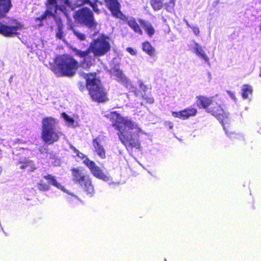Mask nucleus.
<instances>
[{"instance_id": "nucleus-1", "label": "nucleus", "mask_w": 261, "mask_h": 261, "mask_svg": "<svg viewBox=\"0 0 261 261\" xmlns=\"http://www.w3.org/2000/svg\"><path fill=\"white\" fill-rule=\"evenodd\" d=\"M112 120L115 122L113 126L118 131L117 135L121 143L125 146L140 149L138 137L140 134H145L143 130L135 122L126 117H123L116 112L111 114Z\"/></svg>"}, {"instance_id": "nucleus-2", "label": "nucleus", "mask_w": 261, "mask_h": 261, "mask_svg": "<svg viewBox=\"0 0 261 261\" xmlns=\"http://www.w3.org/2000/svg\"><path fill=\"white\" fill-rule=\"evenodd\" d=\"M101 5L97 0H77L76 3L71 4L69 0H48L46 14L41 17V20L44 19L46 15H50L56 17L62 13L67 19L69 18L70 13L77 7L83 5L91 6L94 12L99 13L100 10L97 8V4Z\"/></svg>"}, {"instance_id": "nucleus-3", "label": "nucleus", "mask_w": 261, "mask_h": 261, "mask_svg": "<svg viewBox=\"0 0 261 261\" xmlns=\"http://www.w3.org/2000/svg\"><path fill=\"white\" fill-rule=\"evenodd\" d=\"M111 48L109 41L105 38L101 37L92 41L89 48L82 51L77 48L72 49L74 54L84 59L81 63L82 67L84 69L90 67L94 61V58L89 55L90 53H93L94 56H101L105 55Z\"/></svg>"}, {"instance_id": "nucleus-4", "label": "nucleus", "mask_w": 261, "mask_h": 261, "mask_svg": "<svg viewBox=\"0 0 261 261\" xmlns=\"http://www.w3.org/2000/svg\"><path fill=\"white\" fill-rule=\"evenodd\" d=\"M77 68V62L71 57L63 55L56 57L51 70L58 76H73Z\"/></svg>"}, {"instance_id": "nucleus-5", "label": "nucleus", "mask_w": 261, "mask_h": 261, "mask_svg": "<svg viewBox=\"0 0 261 261\" xmlns=\"http://www.w3.org/2000/svg\"><path fill=\"white\" fill-rule=\"evenodd\" d=\"M41 139L47 144H53L57 142L63 135L57 129L58 120L52 117H46L42 120Z\"/></svg>"}, {"instance_id": "nucleus-6", "label": "nucleus", "mask_w": 261, "mask_h": 261, "mask_svg": "<svg viewBox=\"0 0 261 261\" xmlns=\"http://www.w3.org/2000/svg\"><path fill=\"white\" fill-rule=\"evenodd\" d=\"M83 76L87 79V88L92 99L99 102L105 101L107 99L106 93L95 74L83 73Z\"/></svg>"}, {"instance_id": "nucleus-7", "label": "nucleus", "mask_w": 261, "mask_h": 261, "mask_svg": "<svg viewBox=\"0 0 261 261\" xmlns=\"http://www.w3.org/2000/svg\"><path fill=\"white\" fill-rule=\"evenodd\" d=\"M73 180L78 183L88 194L92 196L94 193V187L90 178L78 169H72Z\"/></svg>"}, {"instance_id": "nucleus-8", "label": "nucleus", "mask_w": 261, "mask_h": 261, "mask_svg": "<svg viewBox=\"0 0 261 261\" xmlns=\"http://www.w3.org/2000/svg\"><path fill=\"white\" fill-rule=\"evenodd\" d=\"M75 19L80 23L86 25L91 30H96L97 22L94 20L92 12L87 8H84L78 10L75 15Z\"/></svg>"}, {"instance_id": "nucleus-9", "label": "nucleus", "mask_w": 261, "mask_h": 261, "mask_svg": "<svg viewBox=\"0 0 261 261\" xmlns=\"http://www.w3.org/2000/svg\"><path fill=\"white\" fill-rule=\"evenodd\" d=\"M23 25L16 20H12L9 25H0V34L5 36H12L17 34V31L22 30Z\"/></svg>"}, {"instance_id": "nucleus-10", "label": "nucleus", "mask_w": 261, "mask_h": 261, "mask_svg": "<svg viewBox=\"0 0 261 261\" xmlns=\"http://www.w3.org/2000/svg\"><path fill=\"white\" fill-rule=\"evenodd\" d=\"M84 163L89 168L94 176L105 181L110 180V177L105 175L94 162L90 160L88 158H86L85 160H84Z\"/></svg>"}, {"instance_id": "nucleus-11", "label": "nucleus", "mask_w": 261, "mask_h": 261, "mask_svg": "<svg viewBox=\"0 0 261 261\" xmlns=\"http://www.w3.org/2000/svg\"><path fill=\"white\" fill-rule=\"evenodd\" d=\"M196 113L197 110L194 108L186 109L179 112H172V115L174 117L182 120H186L191 116H194Z\"/></svg>"}, {"instance_id": "nucleus-12", "label": "nucleus", "mask_w": 261, "mask_h": 261, "mask_svg": "<svg viewBox=\"0 0 261 261\" xmlns=\"http://www.w3.org/2000/svg\"><path fill=\"white\" fill-rule=\"evenodd\" d=\"M108 8L110 10L112 14L118 18L122 15L120 11V5L117 0H104Z\"/></svg>"}, {"instance_id": "nucleus-13", "label": "nucleus", "mask_w": 261, "mask_h": 261, "mask_svg": "<svg viewBox=\"0 0 261 261\" xmlns=\"http://www.w3.org/2000/svg\"><path fill=\"white\" fill-rule=\"evenodd\" d=\"M212 115L215 116L219 120L220 122L222 124L224 130H226L225 124L229 122L227 118V114H226L223 111V110L219 106L217 110L214 109L211 111ZM227 134L226 130H225Z\"/></svg>"}, {"instance_id": "nucleus-14", "label": "nucleus", "mask_w": 261, "mask_h": 261, "mask_svg": "<svg viewBox=\"0 0 261 261\" xmlns=\"http://www.w3.org/2000/svg\"><path fill=\"white\" fill-rule=\"evenodd\" d=\"M93 146L94 151L101 159L106 158V151L101 143L100 140L99 138L95 139L93 141Z\"/></svg>"}, {"instance_id": "nucleus-15", "label": "nucleus", "mask_w": 261, "mask_h": 261, "mask_svg": "<svg viewBox=\"0 0 261 261\" xmlns=\"http://www.w3.org/2000/svg\"><path fill=\"white\" fill-rule=\"evenodd\" d=\"M193 53L197 56L203 59L205 62L209 63L210 60L202 47L197 42H194L193 47Z\"/></svg>"}, {"instance_id": "nucleus-16", "label": "nucleus", "mask_w": 261, "mask_h": 261, "mask_svg": "<svg viewBox=\"0 0 261 261\" xmlns=\"http://www.w3.org/2000/svg\"><path fill=\"white\" fill-rule=\"evenodd\" d=\"M139 22L147 35L149 37H152L155 34V31L151 23L149 21H145L141 19H139Z\"/></svg>"}, {"instance_id": "nucleus-17", "label": "nucleus", "mask_w": 261, "mask_h": 261, "mask_svg": "<svg viewBox=\"0 0 261 261\" xmlns=\"http://www.w3.org/2000/svg\"><path fill=\"white\" fill-rule=\"evenodd\" d=\"M10 0H0V17H4L11 7Z\"/></svg>"}, {"instance_id": "nucleus-18", "label": "nucleus", "mask_w": 261, "mask_h": 261, "mask_svg": "<svg viewBox=\"0 0 261 261\" xmlns=\"http://www.w3.org/2000/svg\"><path fill=\"white\" fill-rule=\"evenodd\" d=\"M127 23L134 31L135 32L140 34H143V31L140 29L139 25L137 23L134 18H129L127 19Z\"/></svg>"}, {"instance_id": "nucleus-19", "label": "nucleus", "mask_w": 261, "mask_h": 261, "mask_svg": "<svg viewBox=\"0 0 261 261\" xmlns=\"http://www.w3.org/2000/svg\"><path fill=\"white\" fill-rule=\"evenodd\" d=\"M142 49L147 54L151 57H153L155 54V49L151 46V44L148 42H145L142 44Z\"/></svg>"}, {"instance_id": "nucleus-20", "label": "nucleus", "mask_w": 261, "mask_h": 261, "mask_svg": "<svg viewBox=\"0 0 261 261\" xmlns=\"http://www.w3.org/2000/svg\"><path fill=\"white\" fill-rule=\"evenodd\" d=\"M44 178L48 180V182L53 185L54 186L56 187V188L61 189L62 190H64L63 187L61 186V185L59 183L56 179H55V177L52 176L51 175H47L44 176Z\"/></svg>"}, {"instance_id": "nucleus-21", "label": "nucleus", "mask_w": 261, "mask_h": 261, "mask_svg": "<svg viewBox=\"0 0 261 261\" xmlns=\"http://www.w3.org/2000/svg\"><path fill=\"white\" fill-rule=\"evenodd\" d=\"M62 117L66 122L67 125L68 126L72 127H76L78 126V124L77 122H75L72 118L68 116L65 113H62Z\"/></svg>"}, {"instance_id": "nucleus-22", "label": "nucleus", "mask_w": 261, "mask_h": 261, "mask_svg": "<svg viewBox=\"0 0 261 261\" xmlns=\"http://www.w3.org/2000/svg\"><path fill=\"white\" fill-rule=\"evenodd\" d=\"M242 91L243 98L244 99L248 98L249 97V95L252 94V87L249 85H243L242 88Z\"/></svg>"}, {"instance_id": "nucleus-23", "label": "nucleus", "mask_w": 261, "mask_h": 261, "mask_svg": "<svg viewBox=\"0 0 261 261\" xmlns=\"http://www.w3.org/2000/svg\"><path fill=\"white\" fill-rule=\"evenodd\" d=\"M213 98V97H200L199 98L198 102L202 106V108H206L212 103Z\"/></svg>"}, {"instance_id": "nucleus-24", "label": "nucleus", "mask_w": 261, "mask_h": 261, "mask_svg": "<svg viewBox=\"0 0 261 261\" xmlns=\"http://www.w3.org/2000/svg\"><path fill=\"white\" fill-rule=\"evenodd\" d=\"M112 76H115L117 78V80L124 81L126 78L123 75L121 70L117 68H114L111 71Z\"/></svg>"}, {"instance_id": "nucleus-25", "label": "nucleus", "mask_w": 261, "mask_h": 261, "mask_svg": "<svg viewBox=\"0 0 261 261\" xmlns=\"http://www.w3.org/2000/svg\"><path fill=\"white\" fill-rule=\"evenodd\" d=\"M164 0H151L150 3L152 8L154 10H159L163 6V2Z\"/></svg>"}, {"instance_id": "nucleus-26", "label": "nucleus", "mask_w": 261, "mask_h": 261, "mask_svg": "<svg viewBox=\"0 0 261 261\" xmlns=\"http://www.w3.org/2000/svg\"><path fill=\"white\" fill-rule=\"evenodd\" d=\"M60 19L58 20V27L56 32V37L59 39H62L64 37V33L63 32V25L60 22Z\"/></svg>"}, {"instance_id": "nucleus-27", "label": "nucleus", "mask_w": 261, "mask_h": 261, "mask_svg": "<svg viewBox=\"0 0 261 261\" xmlns=\"http://www.w3.org/2000/svg\"><path fill=\"white\" fill-rule=\"evenodd\" d=\"M72 31L73 34L80 40H85L86 36L85 34L81 32L77 29L73 28L71 26L69 28Z\"/></svg>"}, {"instance_id": "nucleus-28", "label": "nucleus", "mask_w": 261, "mask_h": 261, "mask_svg": "<svg viewBox=\"0 0 261 261\" xmlns=\"http://www.w3.org/2000/svg\"><path fill=\"white\" fill-rule=\"evenodd\" d=\"M175 3V0H169V2H166L164 6L167 11L170 12H172L174 10Z\"/></svg>"}, {"instance_id": "nucleus-29", "label": "nucleus", "mask_w": 261, "mask_h": 261, "mask_svg": "<svg viewBox=\"0 0 261 261\" xmlns=\"http://www.w3.org/2000/svg\"><path fill=\"white\" fill-rule=\"evenodd\" d=\"M184 21H185L187 26L192 30L194 34L196 36H198L200 33V30L199 28L197 26L191 25L189 22L186 19H184Z\"/></svg>"}, {"instance_id": "nucleus-30", "label": "nucleus", "mask_w": 261, "mask_h": 261, "mask_svg": "<svg viewBox=\"0 0 261 261\" xmlns=\"http://www.w3.org/2000/svg\"><path fill=\"white\" fill-rule=\"evenodd\" d=\"M143 101L141 102V105H143L144 103L152 104L154 102V99L152 97H145L143 96Z\"/></svg>"}, {"instance_id": "nucleus-31", "label": "nucleus", "mask_w": 261, "mask_h": 261, "mask_svg": "<svg viewBox=\"0 0 261 261\" xmlns=\"http://www.w3.org/2000/svg\"><path fill=\"white\" fill-rule=\"evenodd\" d=\"M38 188L41 191H47L49 190V186L45 184L40 182L38 185Z\"/></svg>"}, {"instance_id": "nucleus-32", "label": "nucleus", "mask_w": 261, "mask_h": 261, "mask_svg": "<svg viewBox=\"0 0 261 261\" xmlns=\"http://www.w3.org/2000/svg\"><path fill=\"white\" fill-rule=\"evenodd\" d=\"M139 85L141 90L145 92L147 90V87L144 84V83L141 81H139Z\"/></svg>"}, {"instance_id": "nucleus-33", "label": "nucleus", "mask_w": 261, "mask_h": 261, "mask_svg": "<svg viewBox=\"0 0 261 261\" xmlns=\"http://www.w3.org/2000/svg\"><path fill=\"white\" fill-rule=\"evenodd\" d=\"M75 152L76 153L77 156H78L79 158H82L83 159H84L85 160L86 158H88L85 155H84L83 153L79 152L77 150L75 149L74 150Z\"/></svg>"}, {"instance_id": "nucleus-34", "label": "nucleus", "mask_w": 261, "mask_h": 261, "mask_svg": "<svg viewBox=\"0 0 261 261\" xmlns=\"http://www.w3.org/2000/svg\"><path fill=\"white\" fill-rule=\"evenodd\" d=\"M226 92L231 98H232L234 100H236V97L234 93L233 92H232L230 91H229V90H227L226 91Z\"/></svg>"}, {"instance_id": "nucleus-35", "label": "nucleus", "mask_w": 261, "mask_h": 261, "mask_svg": "<svg viewBox=\"0 0 261 261\" xmlns=\"http://www.w3.org/2000/svg\"><path fill=\"white\" fill-rule=\"evenodd\" d=\"M126 50L131 55H135L136 54V51L131 47H127Z\"/></svg>"}, {"instance_id": "nucleus-36", "label": "nucleus", "mask_w": 261, "mask_h": 261, "mask_svg": "<svg viewBox=\"0 0 261 261\" xmlns=\"http://www.w3.org/2000/svg\"><path fill=\"white\" fill-rule=\"evenodd\" d=\"M166 123V124H167V125H168V126H169V128H170V129H172V128H173V124H172V122H170V121H168V122H167Z\"/></svg>"}, {"instance_id": "nucleus-37", "label": "nucleus", "mask_w": 261, "mask_h": 261, "mask_svg": "<svg viewBox=\"0 0 261 261\" xmlns=\"http://www.w3.org/2000/svg\"><path fill=\"white\" fill-rule=\"evenodd\" d=\"M30 163V162H27L25 165H22L21 167H20V168L22 169H25L28 166V164Z\"/></svg>"}, {"instance_id": "nucleus-38", "label": "nucleus", "mask_w": 261, "mask_h": 261, "mask_svg": "<svg viewBox=\"0 0 261 261\" xmlns=\"http://www.w3.org/2000/svg\"><path fill=\"white\" fill-rule=\"evenodd\" d=\"M59 163H60V161L59 160H56L55 163H54V165H56V166L59 165Z\"/></svg>"}, {"instance_id": "nucleus-39", "label": "nucleus", "mask_w": 261, "mask_h": 261, "mask_svg": "<svg viewBox=\"0 0 261 261\" xmlns=\"http://www.w3.org/2000/svg\"><path fill=\"white\" fill-rule=\"evenodd\" d=\"M260 30L261 31V25L259 27Z\"/></svg>"}]
</instances>
